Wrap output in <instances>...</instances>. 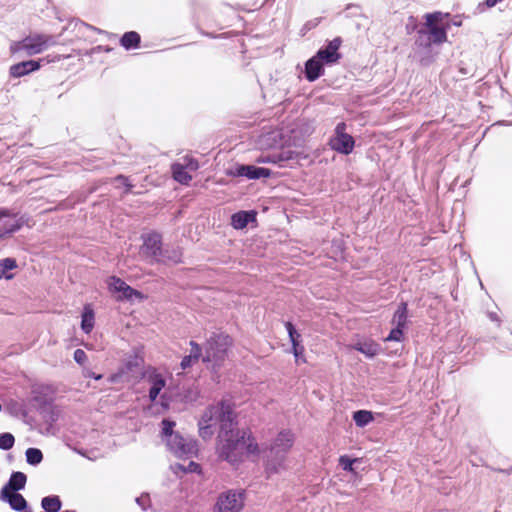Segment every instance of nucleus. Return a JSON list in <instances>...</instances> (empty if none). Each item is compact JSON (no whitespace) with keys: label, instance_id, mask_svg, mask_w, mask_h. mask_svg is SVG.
I'll return each mask as SVG.
<instances>
[{"label":"nucleus","instance_id":"0eeeda50","mask_svg":"<svg viewBox=\"0 0 512 512\" xmlns=\"http://www.w3.org/2000/svg\"><path fill=\"white\" fill-rule=\"evenodd\" d=\"M167 449L177 458L190 459L198 454V442L192 437H184L177 433L165 441Z\"/></svg>","mask_w":512,"mask_h":512},{"label":"nucleus","instance_id":"5701e85b","mask_svg":"<svg viewBox=\"0 0 512 512\" xmlns=\"http://www.w3.org/2000/svg\"><path fill=\"white\" fill-rule=\"evenodd\" d=\"M293 152L288 151H277L267 155H260L256 158L257 163H272L282 165L284 162L291 160Z\"/></svg>","mask_w":512,"mask_h":512},{"label":"nucleus","instance_id":"b1692460","mask_svg":"<svg viewBox=\"0 0 512 512\" xmlns=\"http://www.w3.org/2000/svg\"><path fill=\"white\" fill-rule=\"evenodd\" d=\"M391 323L394 326L405 329L408 324V304L407 302H400L396 311L393 314Z\"/></svg>","mask_w":512,"mask_h":512},{"label":"nucleus","instance_id":"c756f323","mask_svg":"<svg viewBox=\"0 0 512 512\" xmlns=\"http://www.w3.org/2000/svg\"><path fill=\"white\" fill-rule=\"evenodd\" d=\"M41 507L45 512H61L62 501L58 495H49L41 499Z\"/></svg>","mask_w":512,"mask_h":512},{"label":"nucleus","instance_id":"f257e3e1","mask_svg":"<svg viewBox=\"0 0 512 512\" xmlns=\"http://www.w3.org/2000/svg\"><path fill=\"white\" fill-rule=\"evenodd\" d=\"M217 434L216 452L221 460L239 464L245 456L259 455V445L249 430L239 429L236 416L224 420Z\"/></svg>","mask_w":512,"mask_h":512},{"label":"nucleus","instance_id":"79ce46f5","mask_svg":"<svg viewBox=\"0 0 512 512\" xmlns=\"http://www.w3.org/2000/svg\"><path fill=\"white\" fill-rule=\"evenodd\" d=\"M189 345L191 346V350L189 355H191L193 358L199 360L202 356V347L195 341L191 340L189 342Z\"/></svg>","mask_w":512,"mask_h":512},{"label":"nucleus","instance_id":"393cba45","mask_svg":"<svg viewBox=\"0 0 512 512\" xmlns=\"http://www.w3.org/2000/svg\"><path fill=\"white\" fill-rule=\"evenodd\" d=\"M141 43V36L136 31L125 32L120 38V45L125 50L137 49Z\"/></svg>","mask_w":512,"mask_h":512},{"label":"nucleus","instance_id":"052dcab7","mask_svg":"<svg viewBox=\"0 0 512 512\" xmlns=\"http://www.w3.org/2000/svg\"><path fill=\"white\" fill-rule=\"evenodd\" d=\"M460 71H461L463 74H467L466 69H460Z\"/></svg>","mask_w":512,"mask_h":512},{"label":"nucleus","instance_id":"2eb2a0df","mask_svg":"<svg viewBox=\"0 0 512 512\" xmlns=\"http://www.w3.org/2000/svg\"><path fill=\"white\" fill-rule=\"evenodd\" d=\"M272 171L268 168L258 167L255 165L239 164L233 170H230L229 175L234 177H246L248 179L257 180L260 178H268Z\"/></svg>","mask_w":512,"mask_h":512},{"label":"nucleus","instance_id":"f704fd0d","mask_svg":"<svg viewBox=\"0 0 512 512\" xmlns=\"http://www.w3.org/2000/svg\"><path fill=\"white\" fill-rule=\"evenodd\" d=\"M161 426H162L161 434H162V439L164 442L167 441V438H172L173 435H176L178 433V432L174 431V428L176 426L175 421H173L169 418H164L161 421Z\"/></svg>","mask_w":512,"mask_h":512},{"label":"nucleus","instance_id":"20e7f679","mask_svg":"<svg viewBox=\"0 0 512 512\" xmlns=\"http://www.w3.org/2000/svg\"><path fill=\"white\" fill-rule=\"evenodd\" d=\"M294 434L289 429H284L278 433L276 438L270 444L266 455V472L276 474L284 466L286 455L294 444Z\"/></svg>","mask_w":512,"mask_h":512},{"label":"nucleus","instance_id":"c85d7f7f","mask_svg":"<svg viewBox=\"0 0 512 512\" xmlns=\"http://www.w3.org/2000/svg\"><path fill=\"white\" fill-rule=\"evenodd\" d=\"M151 387L149 389V399L154 402L161 390L165 387L166 381L160 374H154L150 377Z\"/></svg>","mask_w":512,"mask_h":512},{"label":"nucleus","instance_id":"7c9ffc66","mask_svg":"<svg viewBox=\"0 0 512 512\" xmlns=\"http://www.w3.org/2000/svg\"><path fill=\"white\" fill-rule=\"evenodd\" d=\"M355 349L368 358L377 356L381 350L380 345L373 341L357 343Z\"/></svg>","mask_w":512,"mask_h":512},{"label":"nucleus","instance_id":"6e6552de","mask_svg":"<svg viewBox=\"0 0 512 512\" xmlns=\"http://www.w3.org/2000/svg\"><path fill=\"white\" fill-rule=\"evenodd\" d=\"M244 500V490H227L218 496L214 512H240Z\"/></svg>","mask_w":512,"mask_h":512},{"label":"nucleus","instance_id":"cd10ccee","mask_svg":"<svg viewBox=\"0 0 512 512\" xmlns=\"http://www.w3.org/2000/svg\"><path fill=\"white\" fill-rule=\"evenodd\" d=\"M95 314L90 305H85L81 315V329L89 334L94 327Z\"/></svg>","mask_w":512,"mask_h":512},{"label":"nucleus","instance_id":"3c124183","mask_svg":"<svg viewBox=\"0 0 512 512\" xmlns=\"http://www.w3.org/2000/svg\"><path fill=\"white\" fill-rule=\"evenodd\" d=\"M75 26H76V27H77V26H79V28H86V29L96 30V28H94L93 26L88 25V24H86V23H84V22H82V21H77V22L75 23Z\"/></svg>","mask_w":512,"mask_h":512},{"label":"nucleus","instance_id":"864d4df0","mask_svg":"<svg viewBox=\"0 0 512 512\" xmlns=\"http://www.w3.org/2000/svg\"><path fill=\"white\" fill-rule=\"evenodd\" d=\"M161 405L163 406V408L165 410L169 408V403H168V400L166 399L165 395L161 396Z\"/></svg>","mask_w":512,"mask_h":512},{"label":"nucleus","instance_id":"c9c22d12","mask_svg":"<svg viewBox=\"0 0 512 512\" xmlns=\"http://www.w3.org/2000/svg\"><path fill=\"white\" fill-rule=\"evenodd\" d=\"M284 326L286 328V331L288 333V337H289V340L291 342V345H293L294 343H301L302 340H301V335L300 333L296 330L294 324L290 321H286L284 323Z\"/></svg>","mask_w":512,"mask_h":512},{"label":"nucleus","instance_id":"4c0bfd02","mask_svg":"<svg viewBox=\"0 0 512 512\" xmlns=\"http://www.w3.org/2000/svg\"><path fill=\"white\" fill-rule=\"evenodd\" d=\"M404 338H405L404 329L395 326L394 328L391 329L388 336L384 338V341H386V342H390V341L402 342L404 340Z\"/></svg>","mask_w":512,"mask_h":512},{"label":"nucleus","instance_id":"f03ea898","mask_svg":"<svg viewBox=\"0 0 512 512\" xmlns=\"http://www.w3.org/2000/svg\"><path fill=\"white\" fill-rule=\"evenodd\" d=\"M449 14L440 11L426 13L424 24L418 31L414 40V53L421 66H429L435 60L433 46H440L447 42V32L451 26L446 19Z\"/></svg>","mask_w":512,"mask_h":512},{"label":"nucleus","instance_id":"f3484780","mask_svg":"<svg viewBox=\"0 0 512 512\" xmlns=\"http://www.w3.org/2000/svg\"><path fill=\"white\" fill-rule=\"evenodd\" d=\"M49 62L50 60L46 58H41L38 60H26L13 64L9 68V76L11 78H20L26 76L32 72L39 70L43 64Z\"/></svg>","mask_w":512,"mask_h":512},{"label":"nucleus","instance_id":"a878e982","mask_svg":"<svg viewBox=\"0 0 512 512\" xmlns=\"http://www.w3.org/2000/svg\"><path fill=\"white\" fill-rule=\"evenodd\" d=\"M40 414L45 425L54 427L55 422H57L60 417V409L54 405H47L45 407H40Z\"/></svg>","mask_w":512,"mask_h":512},{"label":"nucleus","instance_id":"473e14b6","mask_svg":"<svg viewBox=\"0 0 512 512\" xmlns=\"http://www.w3.org/2000/svg\"><path fill=\"white\" fill-rule=\"evenodd\" d=\"M353 420L356 426L363 428L374 420V416L371 411L357 410L353 413Z\"/></svg>","mask_w":512,"mask_h":512},{"label":"nucleus","instance_id":"72a5a7b5","mask_svg":"<svg viewBox=\"0 0 512 512\" xmlns=\"http://www.w3.org/2000/svg\"><path fill=\"white\" fill-rule=\"evenodd\" d=\"M26 462L31 466L39 465L43 460V453L39 448L30 447L25 451Z\"/></svg>","mask_w":512,"mask_h":512},{"label":"nucleus","instance_id":"a211bd4d","mask_svg":"<svg viewBox=\"0 0 512 512\" xmlns=\"http://www.w3.org/2000/svg\"><path fill=\"white\" fill-rule=\"evenodd\" d=\"M326 64L316 58L314 54L311 58H309L304 65V76L305 79L309 82H314L324 75L325 69L324 66Z\"/></svg>","mask_w":512,"mask_h":512},{"label":"nucleus","instance_id":"ddd939ff","mask_svg":"<svg viewBox=\"0 0 512 512\" xmlns=\"http://www.w3.org/2000/svg\"><path fill=\"white\" fill-rule=\"evenodd\" d=\"M342 42L343 40L339 36L332 40H328L325 45L319 48L315 53L316 58L322 60L327 66H332L338 63L342 58V54L339 51Z\"/></svg>","mask_w":512,"mask_h":512},{"label":"nucleus","instance_id":"37998d69","mask_svg":"<svg viewBox=\"0 0 512 512\" xmlns=\"http://www.w3.org/2000/svg\"><path fill=\"white\" fill-rule=\"evenodd\" d=\"M73 359L77 364L83 365L87 360V355L84 350L76 349L73 354Z\"/></svg>","mask_w":512,"mask_h":512},{"label":"nucleus","instance_id":"9b49d317","mask_svg":"<svg viewBox=\"0 0 512 512\" xmlns=\"http://www.w3.org/2000/svg\"><path fill=\"white\" fill-rule=\"evenodd\" d=\"M330 147L343 155H349L352 153L355 140L354 138L346 133V124L344 122H339L335 127V134L330 138L329 141Z\"/></svg>","mask_w":512,"mask_h":512},{"label":"nucleus","instance_id":"8fccbe9b","mask_svg":"<svg viewBox=\"0 0 512 512\" xmlns=\"http://www.w3.org/2000/svg\"><path fill=\"white\" fill-rule=\"evenodd\" d=\"M118 181H120L126 188V192H130L133 185L130 184L129 180L127 177L123 176V175H119L117 178H116Z\"/></svg>","mask_w":512,"mask_h":512},{"label":"nucleus","instance_id":"c03bdc74","mask_svg":"<svg viewBox=\"0 0 512 512\" xmlns=\"http://www.w3.org/2000/svg\"><path fill=\"white\" fill-rule=\"evenodd\" d=\"M198 360L193 358L191 355H186L182 358L180 366L183 370H186L187 368H190L194 363H196Z\"/></svg>","mask_w":512,"mask_h":512},{"label":"nucleus","instance_id":"412c9836","mask_svg":"<svg viewBox=\"0 0 512 512\" xmlns=\"http://www.w3.org/2000/svg\"><path fill=\"white\" fill-rule=\"evenodd\" d=\"M27 482V476L25 473L20 471H14L11 473L8 482L2 487L0 493L18 492L25 488Z\"/></svg>","mask_w":512,"mask_h":512},{"label":"nucleus","instance_id":"49530a36","mask_svg":"<svg viewBox=\"0 0 512 512\" xmlns=\"http://www.w3.org/2000/svg\"><path fill=\"white\" fill-rule=\"evenodd\" d=\"M149 495L148 494H142L141 496L136 498V503L142 508V510H146L149 506Z\"/></svg>","mask_w":512,"mask_h":512},{"label":"nucleus","instance_id":"5fc2aeb1","mask_svg":"<svg viewBox=\"0 0 512 512\" xmlns=\"http://www.w3.org/2000/svg\"><path fill=\"white\" fill-rule=\"evenodd\" d=\"M488 316H489L490 320L495 321V322H500V319L496 313L490 312L488 314Z\"/></svg>","mask_w":512,"mask_h":512},{"label":"nucleus","instance_id":"1a4fd4ad","mask_svg":"<svg viewBox=\"0 0 512 512\" xmlns=\"http://www.w3.org/2000/svg\"><path fill=\"white\" fill-rule=\"evenodd\" d=\"M3 218H13V222H4L0 226V240H3L12 234L18 232L24 225H29V216L27 214H19L11 209L0 207V221Z\"/></svg>","mask_w":512,"mask_h":512},{"label":"nucleus","instance_id":"6ab92c4d","mask_svg":"<svg viewBox=\"0 0 512 512\" xmlns=\"http://www.w3.org/2000/svg\"><path fill=\"white\" fill-rule=\"evenodd\" d=\"M257 222V212L255 210H241L231 216V226L236 230H242L250 223Z\"/></svg>","mask_w":512,"mask_h":512},{"label":"nucleus","instance_id":"4468645a","mask_svg":"<svg viewBox=\"0 0 512 512\" xmlns=\"http://www.w3.org/2000/svg\"><path fill=\"white\" fill-rule=\"evenodd\" d=\"M287 143L283 132L279 128L263 131L257 138L256 144L261 150L282 148Z\"/></svg>","mask_w":512,"mask_h":512},{"label":"nucleus","instance_id":"7ed1b4c3","mask_svg":"<svg viewBox=\"0 0 512 512\" xmlns=\"http://www.w3.org/2000/svg\"><path fill=\"white\" fill-rule=\"evenodd\" d=\"M233 412L232 405L224 400L207 407L198 422L200 437L203 440L211 439L216 427H218V431H221L223 421L232 420Z\"/></svg>","mask_w":512,"mask_h":512},{"label":"nucleus","instance_id":"a18cd8bd","mask_svg":"<svg viewBox=\"0 0 512 512\" xmlns=\"http://www.w3.org/2000/svg\"><path fill=\"white\" fill-rule=\"evenodd\" d=\"M292 353L296 361H299V359L303 356L304 346L301 343H294L292 345Z\"/></svg>","mask_w":512,"mask_h":512},{"label":"nucleus","instance_id":"423d86ee","mask_svg":"<svg viewBox=\"0 0 512 512\" xmlns=\"http://www.w3.org/2000/svg\"><path fill=\"white\" fill-rule=\"evenodd\" d=\"M54 44L55 40L52 36L35 34L12 43L10 51L12 54L25 51L27 55L32 56L41 53L44 49Z\"/></svg>","mask_w":512,"mask_h":512},{"label":"nucleus","instance_id":"2f4dec72","mask_svg":"<svg viewBox=\"0 0 512 512\" xmlns=\"http://www.w3.org/2000/svg\"><path fill=\"white\" fill-rule=\"evenodd\" d=\"M17 267V261L15 258H4L0 260V280L5 278L7 280H11L14 277L13 273H9L10 270H13Z\"/></svg>","mask_w":512,"mask_h":512},{"label":"nucleus","instance_id":"e433bc0d","mask_svg":"<svg viewBox=\"0 0 512 512\" xmlns=\"http://www.w3.org/2000/svg\"><path fill=\"white\" fill-rule=\"evenodd\" d=\"M15 444V437L12 433L3 432L0 434V449L10 450Z\"/></svg>","mask_w":512,"mask_h":512},{"label":"nucleus","instance_id":"bf43d9fd","mask_svg":"<svg viewBox=\"0 0 512 512\" xmlns=\"http://www.w3.org/2000/svg\"><path fill=\"white\" fill-rule=\"evenodd\" d=\"M61 512H76L75 510H70V509H67V510H63Z\"/></svg>","mask_w":512,"mask_h":512},{"label":"nucleus","instance_id":"58836bf2","mask_svg":"<svg viewBox=\"0 0 512 512\" xmlns=\"http://www.w3.org/2000/svg\"><path fill=\"white\" fill-rule=\"evenodd\" d=\"M43 389L44 386H37L32 388L33 400L41 405V407L49 405L47 399L42 395Z\"/></svg>","mask_w":512,"mask_h":512},{"label":"nucleus","instance_id":"f8f14e48","mask_svg":"<svg viewBox=\"0 0 512 512\" xmlns=\"http://www.w3.org/2000/svg\"><path fill=\"white\" fill-rule=\"evenodd\" d=\"M143 244L141 253L144 257L149 258L151 263H156L163 247L162 236L156 231H151L142 235Z\"/></svg>","mask_w":512,"mask_h":512},{"label":"nucleus","instance_id":"09e8293b","mask_svg":"<svg viewBox=\"0 0 512 512\" xmlns=\"http://www.w3.org/2000/svg\"><path fill=\"white\" fill-rule=\"evenodd\" d=\"M181 468L186 471V472H191V473H194V472H200L201 470V466L194 462V461H190L189 465L187 466V468H184L181 466Z\"/></svg>","mask_w":512,"mask_h":512},{"label":"nucleus","instance_id":"dca6fc26","mask_svg":"<svg viewBox=\"0 0 512 512\" xmlns=\"http://www.w3.org/2000/svg\"><path fill=\"white\" fill-rule=\"evenodd\" d=\"M108 287L109 290L113 293H121V300H132L134 297L143 298V295L140 291L132 288L128 285L124 280L117 276H110L108 278Z\"/></svg>","mask_w":512,"mask_h":512},{"label":"nucleus","instance_id":"4be33fe9","mask_svg":"<svg viewBox=\"0 0 512 512\" xmlns=\"http://www.w3.org/2000/svg\"><path fill=\"white\" fill-rule=\"evenodd\" d=\"M157 264H180L182 263V251L175 247H162L161 256L157 259Z\"/></svg>","mask_w":512,"mask_h":512},{"label":"nucleus","instance_id":"bb28decb","mask_svg":"<svg viewBox=\"0 0 512 512\" xmlns=\"http://www.w3.org/2000/svg\"><path fill=\"white\" fill-rule=\"evenodd\" d=\"M171 172L175 181L182 185H188L192 180V176L187 172L186 167L181 163H173Z\"/></svg>","mask_w":512,"mask_h":512},{"label":"nucleus","instance_id":"6e6d98bb","mask_svg":"<svg viewBox=\"0 0 512 512\" xmlns=\"http://www.w3.org/2000/svg\"><path fill=\"white\" fill-rule=\"evenodd\" d=\"M54 427H50L49 425H46L44 434H51Z\"/></svg>","mask_w":512,"mask_h":512},{"label":"nucleus","instance_id":"9d476101","mask_svg":"<svg viewBox=\"0 0 512 512\" xmlns=\"http://www.w3.org/2000/svg\"><path fill=\"white\" fill-rule=\"evenodd\" d=\"M144 363L143 357L140 355L139 349L135 348L133 353L129 354L118 370L110 375V382L118 383L129 381V373L140 368Z\"/></svg>","mask_w":512,"mask_h":512},{"label":"nucleus","instance_id":"603ef678","mask_svg":"<svg viewBox=\"0 0 512 512\" xmlns=\"http://www.w3.org/2000/svg\"><path fill=\"white\" fill-rule=\"evenodd\" d=\"M502 0H485L484 4L487 6V7H493L495 6L496 4H498L499 2H501Z\"/></svg>","mask_w":512,"mask_h":512},{"label":"nucleus","instance_id":"ea45409f","mask_svg":"<svg viewBox=\"0 0 512 512\" xmlns=\"http://www.w3.org/2000/svg\"><path fill=\"white\" fill-rule=\"evenodd\" d=\"M422 25L417 22V19L413 16H410L408 22L405 26L407 34L416 33L415 36H418V31Z\"/></svg>","mask_w":512,"mask_h":512},{"label":"nucleus","instance_id":"4d7b16f0","mask_svg":"<svg viewBox=\"0 0 512 512\" xmlns=\"http://www.w3.org/2000/svg\"><path fill=\"white\" fill-rule=\"evenodd\" d=\"M92 378L95 379V380H100L102 378V375L101 374H95L93 373L92 374Z\"/></svg>","mask_w":512,"mask_h":512},{"label":"nucleus","instance_id":"39448f33","mask_svg":"<svg viewBox=\"0 0 512 512\" xmlns=\"http://www.w3.org/2000/svg\"><path fill=\"white\" fill-rule=\"evenodd\" d=\"M232 345V338L229 335L220 333L213 334L205 344V354L202 356L204 363L213 362L219 367L227 356L229 347Z\"/></svg>","mask_w":512,"mask_h":512},{"label":"nucleus","instance_id":"de8ad7c7","mask_svg":"<svg viewBox=\"0 0 512 512\" xmlns=\"http://www.w3.org/2000/svg\"><path fill=\"white\" fill-rule=\"evenodd\" d=\"M186 169H190L192 171H196L199 168V163L194 158H186V163L183 164Z\"/></svg>","mask_w":512,"mask_h":512},{"label":"nucleus","instance_id":"a19ab883","mask_svg":"<svg viewBox=\"0 0 512 512\" xmlns=\"http://www.w3.org/2000/svg\"><path fill=\"white\" fill-rule=\"evenodd\" d=\"M356 461V459H352L347 455H342L339 458V465L342 467L343 470L351 472L353 471V464Z\"/></svg>","mask_w":512,"mask_h":512},{"label":"nucleus","instance_id":"aec40b11","mask_svg":"<svg viewBox=\"0 0 512 512\" xmlns=\"http://www.w3.org/2000/svg\"><path fill=\"white\" fill-rule=\"evenodd\" d=\"M0 500L9 504L12 510L17 512H33L24 496L18 492L0 493Z\"/></svg>","mask_w":512,"mask_h":512},{"label":"nucleus","instance_id":"13d9d810","mask_svg":"<svg viewBox=\"0 0 512 512\" xmlns=\"http://www.w3.org/2000/svg\"><path fill=\"white\" fill-rule=\"evenodd\" d=\"M453 25H455V26H460V25H461V21H454V22H453Z\"/></svg>","mask_w":512,"mask_h":512}]
</instances>
